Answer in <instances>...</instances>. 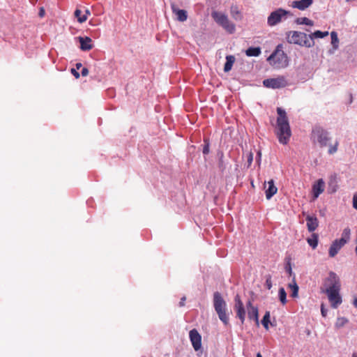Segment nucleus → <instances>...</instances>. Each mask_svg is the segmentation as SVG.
I'll use <instances>...</instances> for the list:
<instances>
[{
    "mask_svg": "<svg viewBox=\"0 0 357 357\" xmlns=\"http://www.w3.org/2000/svg\"><path fill=\"white\" fill-rule=\"evenodd\" d=\"M211 16L215 22L222 26L227 32L230 33L234 32L235 25L229 20L227 15L222 12L213 11Z\"/></svg>",
    "mask_w": 357,
    "mask_h": 357,
    "instance_id": "nucleus-7",
    "label": "nucleus"
},
{
    "mask_svg": "<svg viewBox=\"0 0 357 357\" xmlns=\"http://www.w3.org/2000/svg\"><path fill=\"white\" fill-rule=\"evenodd\" d=\"M261 52V48L259 47H249L245 51V54L248 56H258L260 55Z\"/></svg>",
    "mask_w": 357,
    "mask_h": 357,
    "instance_id": "nucleus-24",
    "label": "nucleus"
},
{
    "mask_svg": "<svg viewBox=\"0 0 357 357\" xmlns=\"http://www.w3.org/2000/svg\"><path fill=\"white\" fill-rule=\"evenodd\" d=\"M89 73V70L87 68H82V71H81V74L82 76H86Z\"/></svg>",
    "mask_w": 357,
    "mask_h": 357,
    "instance_id": "nucleus-42",
    "label": "nucleus"
},
{
    "mask_svg": "<svg viewBox=\"0 0 357 357\" xmlns=\"http://www.w3.org/2000/svg\"><path fill=\"white\" fill-rule=\"evenodd\" d=\"M308 244L313 248H316L318 245V236L317 234H313L311 238L307 240Z\"/></svg>",
    "mask_w": 357,
    "mask_h": 357,
    "instance_id": "nucleus-29",
    "label": "nucleus"
},
{
    "mask_svg": "<svg viewBox=\"0 0 357 357\" xmlns=\"http://www.w3.org/2000/svg\"><path fill=\"white\" fill-rule=\"evenodd\" d=\"M279 300L282 305H285L287 301V293L283 287H280L278 291Z\"/></svg>",
    "mask_w": 357,
    "mask_h": 357,
    "instance_id": "nucleus-28",
    "label": "nucleus"
},
{
    "mask_svg": "<svg viewBox=\"0 0 357 357\" xmlns=\"http://www.w3.org/2000/svg\"><path fill=\"white\" fill-rule=\"evenodd\" d=\"M327 312H328V310L325 308L324 305V304H321V315H322L324 317H326V315H327Z\"/></svg>",
    "mask_w": 357,
    "mask_h": 357,
    "instance_id": "nucleus-36",
    "label": "nucleus"
},
{
    "mask_svg": "<svg viewBox=\"0 0 357 357\" xmlns=\"http://www.w3.org/2000/svg\"><path fill=\"white\" fill-rule=\"evenodd\" d=\"M354 305L357 307V298L354 299Z\"/></svg>",
    "mask_w": 357,
    "mask_h": 357,
    "instance_id": "nucleus-47",
    "label": "nucleus"
},
{
    "mask_svg": "<svg viewBox=\"0 0 357 357\" xmlns=\"http://www.w3.org/2000/svg\"><path fill=\"white\" fill-rule=\"evenodd\" d=\"M257 160L259 162L260 160H261V153L260 152H258L257 153Z\"/></svg>",
    "mask_w": 357,
    "mask_h": 357,
    "instance_id": "nucleus-46",
    "label": "nucleus"
},
{
    "mask_svg": "<svg viewBox=\"0 0 357 357\" xmlns=\"http://www.w3.org/2000/svg\"><path fill=\"white\" fill-rule=\"evenodd\" d=\"M343 243H342L338 239L335 240L331 244L329 248V256L331 257H334L339 252V250L344 245Z\"/></svg>",
    "mask_w": 357,
    "mask_h": 357,
    "instance_id": "nucleus-18",
    "label": "nucleus"
},
{
    "mask_svg": "<svg viewBox=\"0 0 357 357\" xmlns=\"http://www.w3.org/2000/svg\"><path fill=\"white\" fill-rule=\"evenodd\" d=\"M352 357H357V354H354Z\"/></svg>",
    "mask_w": 357,
    "mask_h": 357,
    "instance_id": "nucleus-50",
    "label": "nucleus"
},
{
    "mask_svg": "<svg viewBox=\"0 0 357 357\" xmlns=\"http://www.w3.org/2000/svg\"><path fill=\"white\" fill-rule=\"evenodd\" d=\"M340 290H324L328 296V301L331 303L333 308H337L342 302V297L340 294Z\"/></svg>",
    "mask_w": 357,
    "mask_h": 357,
    "instance_id": "nucleus-10",
    "label": "nucleus"
},
{
    "mask_svg": "<svg viewBox=\"0 0 357 357\" xmlns=\"http://www.w3.org/2000/svg\"><path fill=\"white\" fill-rule=\"evenodd\" d=\"M172 12L176 16V20L179 22H185L187 20L188 14L185 10L178 9L175 4L171 6Z\"/></svg>",
    "mask_w": 357,
    "mask_h": 357,
    "instance_id": "nucleus-17",
    "label": "nucleus"
},
{
    "mask_svg": "<svg viewBox=\"0 0 357 357\" xmlns=\"http://www.w3.org/2000/svg\"><path fill=\"white\" fill-rule=\"evenodd\" d=\"M266 284L268 289H270L272 287V283H271V280L270 278L266 280Z\"/></svg>",
    "mask_w": 357,
    "mask_h": 357,
    "instance_id": "nucleus-41",
    "label": "nucleus"
},
{
    "mask_svg": "<svg viewBox=\"0 0 357 357\" xmlns=\"http://www.w3.org/2000/svg\"><path fill=\"white\" fill-rule=\"evenodd\" d=\"M74 15L79 23H83L86 21V15H82V11L80 10L76 9Z\"/></svg>",
    "mask_w": 357,
    "mask_h": 357,
    "instance_id": "nucleus-30",
    "label": "nucleus"
},
{
    "mask_svg": "<svg viewBox=\"0 0 357 357\" xmlns=\"http://www.w3.org/2000/svg\"><path fill=\"white\" fill-rule=\"evenodd\" d=\"M324 285L326 287L325 290H340L341 283L340 278L335 273L331 271L325 280Z\"/></svg>",
    "mask_w": 357,
    "mask_h": 357,
    "instance_id": "nucleus-9",
    "label": "nucleus"
},
{
    "mask_svg": "<svg viewBox=\"0 0 357 357\" xmlns=\"http://www.w3.org/2000/svg\"><path fill=\"white\" fill-rule=\"evenodd\" d=\"M328 31H316L311 34H308L309 40L314 41V38H323L328 35Z\"/></svg>",
    "mask_w": 357,
    "mask_h": 357,
    "instance_id": "nucleus-23",
    "label": "nucleus"
},
{
    "mask_svg": "<svg viewBox=\"0 0 357 357\" xmlns=\"http://www.w3.org/2000/svg\"><path fill=\"white\" fill-rule=\"evenodd\" d=\"M189 337L192 345L195 351H198L202 347V337L196 329H192L189 333Z\"/></svg>",
    "mask_w": 357,
    "mask_h": 357,
    "instance_id": "nucleus-12",
    "label": "nucleus"
},
{
    "mask_svg": "<svg viewBox=\"0 0 357 357\" xmlns=\"http://www.w3.org/2000/svg\"><path fill=\"white\" fill-rule=\"evenodd\" d=\"M234 310L236 312L237 317L239 318L241 323L243 324L245 319V310L238 294H236L234 297Z\"/></svg>",
    "mask_w": 357,
    "mask_h": 357,
    "instance_id": "nucleus-11",
    "label": "nucleus"
},
{
    "mask_svg": "<svg viewBox=\"0 0 357 357\" xmlns=\"http://www.w3.org/2000/svg\"><path fill=\"white\" fill-rule=\"evenodd\" d=\"M353 207L357 210V195H354L353 197Z\"/></svg>",
    "mask_w": 357,
    "mask_h": 357,
    "instance_id": "nucleus-38",
    "label": "nucleus"
},
{
    "mask_svg": "<svg viewBox=\"0 0 357 357\" xmlns=\"http://www.w3.org/2000/svg\"><path fill=\"white\" fill-rule=\"evenodd\" d=\"M325 183L322 178H319L312 185V193L314 199H317L324 191Z\"/></svg>",
    "mask_w": 357,
    "mask_h": 357,
    "instance_id": "nucleus-15",
    "label": "nucleus"
},
{
    "mask_svg": "<svg viewBox=\"0 0 357 357\" xmlns=\"http://www.w3.org/2000/svg\"><path fill=\"white\" fill-rule=\"evenodd\" d=\"M292 16L290 11L282 8H277L272 11L267 17V24L269 26H274L286 20L289 17Z\"/></svg>",
    "mask_w": 357,
    "mask_h": 357,
    "instance_id": "nucleus-5",
    "label": "nucleus"
},
{
    "mask_svg": "<svg viewBox=\"0 0 357 357\" xmlns=\"http://www.w3.org/2000/svg\"><path fill=\"white\" fill-rule=\"evenodd\" d=\"M312 3L313 0H296L291 2L290 6L300 10H305L309 8Z\"/></svg>",
    "mask_w": 357,
    "mask_h": 357,
    "instance_id": "nucleus-13",
    "label": "nucleus"
},
{
    "mask_svg": "<svg viewBox=\"0 0 357 357\" xmlns=\"http://www.w3.org/2000/svg\"><path fill=\"white\" fill-rule=\"evenodd\" d=\"M204 142L206 144L203 148V153L206 155L209 153V143L206 140H204Z\"/></svg>",
    "mask_w": 357,
    "mask_h": 357,
    "instance_id": "nucleus-35",
    "label": "nucleus"
},
{
    "mask_svg": "<svg viewBox=\"0 0 357 357\" xmlns=\"http://www.w3.org/2000/svg\"><path fill=\"white\" fill-rule=\"evenodd\" d=\"M213 307L220 321L227 325L229 322L227 303L221 294L215 291L213 294Z\"/></svg>",
    "mask_w": 357,
    "mask_h": 357,
    "instance_id": "nucleus-4",
    "label": "nucleus"
},
{
    "mask_svg": "<svg viewBox=\"0 0 357 357\" xmlns=\"http://www.w3.org/2000/svg\"><path fill=\"white\" fill-rule=\"evenodd\" d=\"M286 271L289 274V275H291L293 272L291 269V266L290 263H288V264L285 267Z\"/></svg>",
    "mask_w": 357,
    "mask_h": 357,
    "instance_id": "nucleus-37",
    "label": "nucleus"
},
{
    "mask_svg": "<svg viewBox=\"0 0 357 357\" xmlns=\"http://www.w3.org/2000/svg\"><path fill=\"white\" fill-rule=\"evenodd\" d=\"M77 40L80 43V49L82 51H89L93 48L92 40L91 38L85 36L77 37Z\"/></svg>",
    "mask_w": 357,
    "mask_h": 357,
    "instance_id": "nucleus-16",
    "label": "nucleus"
},
{
    "mask_svg": "<svg viewBox=\"0 0 357 357\" xmlns=\"http://www.w3.org/2000/svg\"><path fill=\"white\" fill-rule=\"evenodd\" d=\"M286 39L289 44L297 45L301 47L310 48L314 45V41L309 40L308 34L301 31H289L286 33Z\"/></svg>",
    "mask_w": 357,
    "mask_h": 357,
    "instance_id": "nucleus-2",
    "label": "nucleus"
},
{
    "mask_svg": "<svg viewBox=\"0 0 357 357\" xmlns=\"http://www.w3.org/2000/svg\"><path fill=\"white\" fill-rule=\"evenodd\" d=\"M263 84L266 88L280 89L288 85V81L286 77L281 75L274 78L266 79L263 81Z\"/></svg>",
    "mask_w": 357,
    "mask_h": 357,
    "instance_id": "nucleus-8",
    "label": "nucleus"
},
{
    "mask_svg": "<svg viewBox=\"0 0 357 357\" xmlns=\"http://www.w3.org/2000/svg\"><path fill=\"white\" fill-rule=\"evenodd\" d=\"M90 14H91L90 11L88 9H86L84 15H86V18L88 17V15H89Z\"/></svg>",
    "mask_w": 357,
    "mask_h": 357,
    "instance_id": "nucleus-45",
    "label": "nucleus"
},
{
    "mask_svg": "<svg viewBox=\"0 0 357 357\" xmlns=\"http://www.w3.org/2000/svg\"><path fill=\"white\" fill-rule=\"evenodd\" d=\"M277 112L278 114L277 119V135L279 142L282 144H286L291 135L290 126L286 112L283 109L278 107Z\"/></svg>",
    "mask_w": 357,
    "mask_h": 357,
    "instance_id": "nucleus-1",
    "label": "nucleus"
},
{
    "mask_svg": "<svg viewBox=\"0 0 357 357\" xmlns=\"http://www.w3.org/2000/svg\"><path fill=\"white\" fill-rule=\"evenodd\" d=\"M252 160H253V155L252 153H249L248 156V162L249 165H250L252 163Z\"/></svg>",
    "mask_w": 357,
    "mask_h": 357,
    "instance_id": "nucleus-40",
    "label": "nucleus"
},
{
    "mask_svg": "<svg viewBox=\"0 0 357 357\" xmlns=\"http://www.w3.org/2000/svg\"><path fill=\"white\" fill-rule=\"evenodd\" d=\"M268 188L266 190V197L267 199H270L274 195L277 193L278 188L274 184L273 180H270L268 182Z\"/></svg>",
    "mask_w": 357,
    "mask_h": 357,
    "instance_id": "nucleus-20",
    "label": "nucleus"
},
{
    "mask_svg": "<svg viewBox=\"0 0 357 357\" xmlns=\"http://www.w3.org/2000/svg\"><path fill=\"white\" fill-rule=\"evenodd\" d=\"M185 296L181 298V301L179 303V306L180 307H183L185 305Z\"/></svg>",
    "mask_w": 357,
    "mask_h": 357,
    "instance_id": "nucleus-44",
    "label": "nucleus"
},
{
    "mask_svg": "<svg viewBox=\"0 0 357 357\" xmlns=\"http://www.w3.org/2000/svg\"><path fill=\"white\" fill-rule=\"evenodd\" d=\"M234 62L235 57L233 55H227L226 56V63H225L224 71L225 73L230 71Z\"/></svg>",
    "mask_w": 357,
    "mask_h": 357,
    "instance_id": "nucleus-21",
    "label": "nucleus"
},
{
    "mask_svg": "<svg viewBox=\"0 0 357 357\" xmlns=\"http://www.w3.org/2000/svg\"><path fill=\"white\" fill-rule=\"evenodd\" d=\"M37 0H31V1L34 3Z\"/></svg>",
    "mask_w": 357,
    "mask_h": 357,
    "instance_id": "nucleus-51",
    "label": "nucleus"
},
{
    "mask_svg": "<svg viewBox=\"0 0 357 357\" xmlns=\"http://www.w3.org/2000/svg\"><path fill=\"white\" fill-rule=\"evenodd\" d=\"M347 323L348 319L345 317H338L335 323V327L337 328L343 327Z\"/></svg>",
    "mask_w": 357,
    "mask_h": 357,
    "instance_id": "nucleus-32",
    "label": "nucleus"
},
{
    "mask_svg": "<svg viewBox=\"0 0 357 357\" xmlns=\"http://www.w3.org/2000/svg\"><path fill=\"white\" fill-rule=\"evenodd\" d=\"M295 22L297 24H305L310 26L314 25V22L305 17L296 18Z\"/></svg>",
    "mask_w": 357,
    "mask_h": 357,
    "instance_id": "nucleus-27",
    "label": "nucleus"
},
{
    "mask_svg": "<svg viewBox=\"0 0 357 357\" xmlns=\"http://www.w3.org/2000/svg\"><path fill=\"white\" fill-rule=\"evenodd\" d=\"M350 235H351V230L349 227H347V228L344 229L342 234V237L340 239H338V240L340 241L344 244H346L350 238Z\"/></svg>",
    "mask_w": 357,
    "mask_h": 357,
    "instance_id": "nucleus-26",
    "label": "nucleus"
},
{
    "mask_svg": "<svg viewBox=\"0 0 357 357\" xmlns=\"http://www.w3.org/2000/svg\"><path fill=\"white\" fill-rule=\"evenodd\" d=\"M331 44L333 45V50H330L331 53H333L339 47V39L337 37V34L335 31H332L331 33Z\"/></svg>",
    "mask_w": 357,
    "mask_h": 357,
    "instance_id": "nucleus-22",
    "label": "nucleus"
},
{
    "mask_svg": "<svg viewBox=\"0 0 357 357\" xmlns=\"http://www.w3.org/2000/svg\"><path fill=\"white\" fill-rule=\"evenodd\" d=\"M270 65L275 68H284L289 65V58L282 50V45H278L267 59Z\"/></svg>",
    "mask_w": 357,
    "mask_h": 357,
    "instance_id": "nucleus-3",
    "label": "nucleus"
},
{
    "mask_svg": "<svg viewBox=\"0 0 357 357\" xmlns=\"http://www.w3.org/2000/svg\"><path fill=\"white\" fill-rule=\"evenodd\" d=\"M231 14L235 20H240L241 18V15L238 11L237 7H231Z\"/></svg>",
    "mask_w": 357,
    "mask_h": 357,
    "instance_id": "nucleus-33",
    "label": "nucleus"
},
{
    "mask_svg": "<svg viewBox=\"0 0 357 357\" xmlns=\"http://www.w3.org/2000/svg\"><path fill=\"white\" fill-rule=\"evenodd\" d=\"M311 138L314 144H318L321 148L327 146L331 140L328 132L319 127L312 130Z\"/></svg>",
    "mask_w": 357,
    "mask_h": 357,
    "instance_id": "nucleus-6",
    "label": "nucleus"
},
{
    "mask_svg": "<svg viewBox=\"0 0 357 357\" xmlns=\"http://www.w3.org/2000/svg\"><path fill=\"white\" fill-rule=\"evenodd\" d=\"M82 66V63H79L76 64L77 69H79V68Z\"/></svg>",
    "mask_w": 357,
    "mask_h": 357,
    "instance_id": "nucleus-48",
    "label": "nucleus"
},
{
    "mask_svg": "<svg viewBox=\"0 0 357 357\" xmlns=\"http://www.w3.org/2000/svg\"><path fill=\"white\" fill-rule=\"evenodd\" d=\"M45 14V11L44 8H40L39 13H38L39 16L40 17H44Z\"/></svg>",
    "mask_w": 357,
    "mask_h": 357,
    "instance_id": "nucleus-43",
    "label": "nucleus"
},
{
    "mask_svg": "<svg viewBox=\"0 0 357 357\" xmlns=\"http://www.w3.org/2000/svg\"><path fill=\"white\" fill-rule=\"evenodd\" d=\"M270 323V312L267 311L266 312L262 320L261 324L264 326V327L268 330L269 328L268 324Z\"/></svg>",
    "mask_w": 357,
    "mask_h": 357,
    "instance_id": "nucleus-31",
    "label": "nucleus"
},
{
    "mask_svg": "<svg viewBox=\"0 0 357 357\" xmlns=\"http://www.w3.org/2000/svg\"><path fill=\"white\" fill-rule=\"evenodd\" d=\"M337 146H338V142H336L334 145H330L329 146V149H328V153L329 154H333L335 153L337 150Z\"/></svg>",
    "mask_w": 357,
    "mask_h": 357,
    "instance_id": "nucleus-34",
    "label": "nucleus"
},
{
    "mask_svg": "<svg viewBox=\"0 0 357 357\" xmlns=\"http://www.w3.org/2000/svg\"><path fill=\"white\" fill-rule=\"evenodd\" d=\"M248 315L249 319H254L257 324H259V312L258 308L253 306L251 301H248L247 303Z\"/></svg>",
    "mask_w": 357,
    "mask_h": 357,
    "instance_id": "nucleus-14",
    "label": "nucleus"
},
{
    "mask_svg": "<svg viewBox=\"0 0 357 357\" xmlns=\"http://www.w3.org/2000/svg\"><path fill=\"white\" fill-rule=\"evenodd\" d=\"M256 357H262L261 354L259 352L257 354Z\"/></svg>",
    "mask_w": 357,
    "mask_h": 357,
    "instance_id": "nucleus-49",
    "label": "nucleus"
},
{
    "mask_svg": "<svg viewBox=\"0 0 357 357\" xmlns=\"http://www.w3.org/2000/svg\"><path fill=\"white\" fill-rule=\"evenodd\" d=\"M71 73L75 77V78H79L80 76L79 73L74 68L71 69Z\"/></svg>",
    "mask_w": 357,
    "mask_h": 357,
    "instance_id": "nucleus-39",
    "label": "nucleus"
},
{
    "mask_svg": "<svg viewBox=\"0 0 357 357\" xmlns=\"http://www.w3.org/2000/svg\"><path fill=\"white\" fill-rule=\"evenodd\" d=\"M289 288L291 289L292 292L291 296L294 298H296L298 296V286L296 282L295 278H293L292 283L289 284Z\"/></svg>",
    "mask_w": 357,
    "mask_h": 357,
    "instance_id": "nucleus-25",
    "label": "nucleus"
},
{
    "mask_svg": "<svg viewBox=\"0 0 357 357\" xmlns=\"http://www.w3.org/2000/svg\"><path fill=\"white\" fill-rule=\"evenodd\" d=\"M306 222L309 231H314L318 227V220L314 216L308 215L306 218Z\"/></svg>",
    "mask_w": 357,
    "mask_h": 357,
    "instance_id": "nucleus-19",
    "label": "nucleus"
}]
</instances>
